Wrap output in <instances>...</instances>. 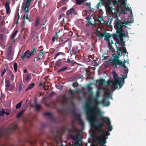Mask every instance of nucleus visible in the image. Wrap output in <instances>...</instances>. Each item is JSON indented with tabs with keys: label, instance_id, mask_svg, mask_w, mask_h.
<instances>
[{
	"label": "nucleus",
	"instance_id": "obj_51",
	"mask_svg": "<svg viewBox=\"0 0 146 146\" xmlns=\"http://www.w3.org/2000/svg\"><path fill=\"white\" fill-rule=\"evenodd\" d=\"M66 1L67 0H61L60 1V3L61 4V5H65Z\"/></svg>",
	"mask_w": 146,
	"mask_h": 146
},
{
	"label": "nucleus",
	"instance_id": "obj_23",
	"mask_svg": "<svg viewBox=\"0 0 146 146\" xmlns=\"http://www.w3.org/2000/svg\"><path fill=\"white\" fill-rule=\"evenodd\" d=\"M127 74H125L124 76L123 75H121V76H122V77H120V78H121V79H120V82H121L122 84L124 82V79H126L127 77Z\"/></svg>",
	"mask_w": 146,
	"mask_h": 146
},
{
	"label": "nucleus",
	"instance_id": "obj_62",
	"mask_svg": "<svg viewBox=\"0 0 146 146\" xmlns=\"http://www.w3.org/2000/svg\"><path fill=\"white\" fill-rule=\"evenodd\" d=\"M3 34H0V39L1 40H2L3 39Z\"/></svg>",
	"mask_w": 146,
	"mask_h": 146
},
{
	"label": "nucleus",
	"instance_id": "obj_6",
	"mask_svg": "<svg viewBox=\"0 0 146 146\" xmlns=\"http://www.w3.org/2000/svg\"><path fill=\"white\" fill-rule=\"evenodd\" d=\"M17 128V125L15 124L12 125L10 127L3 131H0V137L2 135H4L6 137H7L9 135L13 133V132Z\"/></svg>",
	"mask_w": 146,
	"mask_h": 146
},
{
	"label": "nucleus",
	"instance_id": "obj_58",
	"mask_svg": "<svg viewBox=\"0 0 146 146\" xmlns=\"http://www.w3.org/2000/svg\"><path fill=\"white\" fill-rule=\"evenodd\" d=\"M56 54L57 55V56H58L60 55H65V53H64L61 52H58Z\"/></svg>",
	"mask_w": 146,
	"mask_h": 146
},
{
	"label": "nucleus",
	"instance_id": "obj_16",
	"mask_svg": "<svg viewBox=\"0 0 146 146\" xmlns=\"http://www.w3.org/2000/svg\"><path fill=\"white\" fill-rule=\"evenodd\" d=\"M101 103L105 106H108L110 104V102L106 98H104L102 100Z\"/></svg>",
	"mask_w": 146,
	"mask_h": 146
},
{
	"label": "nucleus",
	"instance_id": "obj_30",
	"mask_svg": "<svg viewBox=\"0 0 146 146\" xmlns=\"http://www.w3.org/2000/svg\"><path fill=\"white\" fill-rule=\"evenodd\" d=\"M68 68V67L67 66H64L63 67H62L61 68H60L58 70V72H60L62 71H63L66 70Z\"/></svg>",
	"mask_w": 146,
	"mask_h": 146
},
{
	"label": "nucleus",
	"instance_id": "obj_24",
	"mask_svg": "<svg viewBox=\"0 0 146 146\" xmlns=\"http://www.w3.org/2000/svg\"><path fill=\"white\" fill-rule=\"evenodd\" d=\"M23 19L24 20H25L26 19L28 20L29 21H30V18L28 17V13H25L24 14V15L23 16Z\"/></svg>",
	"mask_w": 146,
	"mask_h": 146
},
{
	"label": "nucleus",
	"instance_id": "obj_35",
	"mask_svg": "<svg viewBox=\"0 0 146 146\" xmlns=\"http://www.w3.org/2000/svg\"><path fill=\"white\" fill-rule=\"evenodd\" d=\"M7 70L5 68L2 69L1 70V76L2 77H3L5 73L7 71Z\"/></svg>",
	"mask_w": 146,
	"mask_h": 146
},
{
	"label": "nucleus",
	"instance_id": "obj_19",
	"mask_svg": "<svg viewBox=\"0 0 146 146\" xmlns=\"http://www.w3.org/2000/svg\"><path fill=\"white\" fill-rule=\"evenodd\" d=\"M92 17L88 15L87 16L85 17V19L87 20V24L89 25H93V24L91 23L90 20L92 19Z\"/></svg>",
	"mask_w": 146,
	"mask_h": 146
},
{
	"label": "nucleus",
	"instance_id": "obj_13",
	"mask_svg": "<svg viewBox=\"0 0 146 146\" xmlns=\"http://www.w3.org/2000/svg\"><path fill=\"white\" fill-rule=\"evenodd\" d=\"M6 89L9 90H11L13 88V87L12 85L10 84L9 81L7 80L5 82Z\"/></svg>",
	"mask_w": 146,
	"mask_h": 146
},
{
	"label": "nucleus",
	"instance_id": "obj_45",
	"mask_svg": "<svg viewBox=\"0 0 146 146\" xmlns=\"http://www.w3.org/2000/svg\"><path fill=\"white\" fill-rule=\"evenodd\" d=\"M111 82V80L110 81L108 80L107 81H106L105 83L104 84H106L107 86H109Z\"/></svg>",
	"mask_w": 146,
	"mask_h": 146
},
{
	"label": "nucleus",
	"instance_id": "obj_28",
	"mask_svg": "<svg viewBox=\"0 0 146 146\" xmlns=\"http://www.w3.org/2000/svg\"><path fill=\"white\" fill-rule=\"evenodd\" d=\"M35 86V84L33 83L30 84L28 88L25 90V91H27L29 90L32 89Z\"/></svg>",
	"mask_w": 146,
	"mask_h": 146
},
{
	"label": "nucleus",
	"instance_id": "obj_42",
	"mask_svg": "<svg viewBox=\"0 0 146 146\" xmlns=\"http://www.w3.org/2000/svg\"><path fill=\"white\" fill-rule=\"evenodd\" d=\"M104 35L102 33L98 31L97 33V36H100L101 37H104Z\"/></svg>",
	"mask_w": 146,
	"mask_h": 146
},
{
	"label": "nucleus",
	"instance_id": "obj_50",
	"mask_svg": "<svg viewBox=\"0 0 146 146\" xmlns=\"http://www.w3.org/2000/svg\"><path fill=\"white\" fill-rule=\"evenodd\" d=\"M64 38L62 37H60L59 39V42H64Z\"/></svg>",
	"mask_w": 146,
	"mask_h": 146
},
{
	"label": "nucleus",
	"instance_id": "obj_37",
	"mask_svg": "<svg viewBox=\"0 0 146 146\" xmlns=\"http://www.w3.org/2000/svg\"><path fill=\"white\" fill-rule=\"evenodd\" d=\"M71 138L74 141H75L78 140L79 138V137L77 136H72L71 137Z\"/></svg>",
	"mask_w": 146,
	"mask_h": 146
},
{
	"label": "nucleus",
	"instance_id": "obj_21",
	"mask_svg": "<svg viewBox=\"0 0 146 146\" xmlns=\"http://www.w3.org/2000/svg\"><path fill=\"white\" fill-rule=\"evenodd\" d=\"M30 5L25 4V7L23 9V12H25V13H28L29 11V6Z\"/></svg>",
	"mask_w": 146,
	"mask_h": 146
},
{
	"label": "nucleus",
	"instance_id": "obj_52",
	"mask_svg": "<svg viewBox=\"0 0 146 146\" xmlns=\"http://www.w3.org/2000/svg\"><path fill=\"white\" fill-rule=\"evenodd\" d=\"M78 84L77 82H75L73 83L72 86L74 87H75L78 86Z\"/></svg>",
	"mask_w": 146,
	"mask_h": 146
},
{
	"label": "nucleus",
	"instance_id": "obj_7",
	"mask_svg": "<svg viewBox=\"0 0 146 146\" xmlns=\"http://www.w3.org/2000/svg\"><path fill=\"white\" fill-rule=\"evenodd\" d=\"M119 57L117 56L116 58H114L112 60V63L113 65H119V66H122L124 68H125V69L123 70V73L125 74H127L128 72V68L124 64H122V61L119 60Z\"/></svg>",
	"mask_w": 146,
	"mask_h": 146
},
{
	"label": "nucleus",
	"instance_id": "obj_47",
	"mask_svg": "<svg viewBox=\"0 0 146 146\" xmlns=\"http://www.w3.org/2000/svg\"><path fill=\"white\" fill-rule=\"evenodd\" d=\"M44 115H47L50 117H52L51 114L49 112H46L44 113Z\"/></svg>",
	"mask_w": 146,
	"mask_h": 146
},
{
	"label": "nucleus",
	"instance_id": "obj_34",
	"mask_svg": "<svg viewBox=\"0 0 146 146\" xmlns=\"http://www.w3.org/2000/svg\"><path fill=\"white\" fill-rule=\"evenodd\" d=\"M41 108V105L40 104H37L35 106L36 110L37 111H39Z\"/></svg>",
	"mask_w": 146,
	"mask_h": 146
},
{
	"label": "nucleus",
	"instance_id": "obj_60",
	"mask_svg": "<svg viewBox=\"0 0 146 146\" xmlns=\"http://www.w3.org/2000/svg\"><path fill=\"white\" fill-rule=\"evenodd\" d=\"M101 5L100 3V2H99V3L96 6V7L97 9H98L99 7H101Z\"/></svg>",
	"mask_w": 146,
	"mask_h": 146
},
{
	"label": "nucleus",
	"instance_id": "obj_4",
	"mask_svg": "<svg viewBox=\"0 0 146 146\" xmlns=\"http://www.w3.org/2000/svg\"><path fill=\"white\" fill-rule=\"evenodd\" d=\"M116 32L115 34L111 35L110 33H105L104 37L105 39L107 41L108 44H110L109 39L113 36V38L115 39L116 42L118 44H122L123 42V37L121 35L117 33V30L116 28Z\"/></svg>",
	"mask_w": 146,
	"mask_h": 146
},
{
	"label": "nucleus",
	"instance_id": "obj_56",
	"mask_svg": "<svg viewBox=\"0 0 146 146\" xmlns=\"http://www.w3.org/2000/svg\"><path fill=\"white\" fill-rule=\"evenodd\" d=\"M68 92L70 93L71 96H73L75 95L74 92L72 90H70Z\"/></svg>",
	"mask_w": 146,
	"mask_h": 146
},
{
	"label": "nucleus",
	"instance_id": "obj_43",
	"mask_svg": "<svg viewBox=\"0 0 146 146\" xmlns=\"http://www.w3.org/2000/svg\"><path fill=\"white\" fill-rule=\"evenodd\" d=\"M5 113L4 109H2L1 111H0V116H2L4 115Z\"/></svg>",
	"mask_w": 146,
	"mask_h": 146
},
{
	"label": "nucleus",
	"instance_id": "obj_15",
	"mask_svg": "<svg viewBox=\"0 0 146 146\" xmlns=\"http://www.w3.org/2000/svg\"><path fill=\"white\" fill-rule=\"evenodd\" d=\"M76 13L75 11V9L73 8H71L69 9L68 12L66 13V15L68 16L70 15H72V14L75 15Z\"/></svg>",
	"mask_w": 146,
	"mask_h": 146
},
{
	"label": "nucleus",
	"instance_id": "obj_33",
	"mask_svg": "<svg viewBox=\"0 0 146 146\" xmlns=\"http://www.w3.org/2000/svg\"><path fill=\"white\" fill-rule=\"evenodd\" d=\"M66 40H68L67 41V42H68V47L69 50H70L72 47V42L69 39H68Z\"/></svg>",
	"mask_w": 146,
	"mask_h": 146
},
{
	"label": "nucleus",
	"instance_id": "obj_25",
	"mask_svg": "<svg viewBox=\"0 0 146 146\" xmlns=\"http://www.w3.org/2000/svg\"><path fill=\"white\" fill-rule=\"evenodd\" d=\"M43 50V49H42L40 50H38V52H37V54L38 56L41 57V56L44 53Z\"/></svg>",
	"mask_w": 146,
	"mask_h": 146
},
{
	"label": "nucleus",
	"instance_id": "obj_36",
	"mask_svg": "<svg viewBox=\"0 0 146 146\" xmlns=\"http://www.w3.org/2000/svg\"><path fill=\"white\" fill-rule=\"evenodd\" d=\"M61 64V62L59 60H58L55 63V66L57 67H58Z\"/></svg>",
	"mask_w": 146,
	"mask_h": 146
},
{
	"label": "nucleus",
	"instance_id": "obj_64",
	"mask_svg": "<svg viewBox=\"0 0 146 146\" xmlns=\"http://www.w3.org/2000/svg\"><path fill=\"white\" fill-rule=\"evenodd\" d=\"M117 52L118 54V55H119L120 54L119 51H120L121 50L120 49V48L119 47H117Z\"/></svg>",
	"mask_w": 146,
	"mask_h": 146
},
{
	"label": "nucleus",
	"instance_id": "obj_17",
	"mask_svg": "<svg viewBox=\"0 0 146 146\" xmlns=\"http://www.w3.org/2000/svg\"><path fill=\"white\" fill-rule=\"evenodd\" d=\"M97 83L98 84L99 86H101L103 84L105 83L106 81L104 79H101L100 80H96Z\"/></svg>",
	"mask_w": 146,
	"mask_h": 146
},
{
	"label": "nucleus",
	"instance_id": "obj_2",
	"mask_svg": "<svg viewBox=\"0 0 146 146\" xmlns=\"http://www.w3.org/2000/svg\"><path fill=\"white\" fill-rule=\"evenodd\" d=\"M91 126L96 130L100 131L101 133V136H98L96 135H94L93 138L98 141V143L101 146H106L105 144L106 143V139L108 138V135H110V133L108 132L107 135H106L102 129L104 127L103 123L100 122L99 120L96 119L88 121Z\"/></svg>",
	"mask_w": 146,
	"mask_h": 146
},
{
	"label": "nucleus",
	"instance_id": "obj_8",
	"mask_svg": "<svg viewBox=\"0 0 146 146\" xmlns=\"http://www.w3.org/2000/svg\"><path fill=\"white\" fill-rule=\"evenodd\" d=\"M98 117V119H97L96 118V120H99L100 122L101 121L105 123L107 125L109 126V127L107 129L108 131H111L113 128L112 126L111 125L109 119L107 117H104L101 115H100Z\"/></svg>",
	"mask_w": 146,
	"mask_h": 146
},
{
	"label": "nucleus",
	"instance_id": "obj_48",
	"mask_svg": "<svg viewBox=\"0 0 146 146\" xmlns=\"http://www.w3.org/2000/svg\"><path fill=\"white\" fill-rule=\"evenodd\" d=\"M62 97L64 100V102H67L68 100V98L65 96L63 95L62 96Z\"/></svg>",
	"mask_w": 146,
	"mask_h": 146
},
{
	"label": "nucleus",
	"instance_id": "obj_46",
	"mask_svg": "<svg viewBox=\"0 0 146 146\" xmlns=\"http://www.w3.org/2000/svg\"><path fill=\"white\" fill-rule=\"evenodd\" d=\"M57 36H53L52 38V41L53 42H54L55 40H57Z\"/></svg>",
	"mask_w": 146,
	"mask_h": 146
},
{
	"label": "nucleus",
	"instance_id": "obj_1",
	"mask_svg": "<svg viewBox=\"0 0 146 146\" xmlns=\"http://www.w3.org/2000/svg\"><path fill=\"white\" fill-rule=\"evenodd\" d=\"M100 102L96 98L90 97L87 100L85 110L87 119L88 121L96 119L100 114L98 106Z\"/></svg>",
	"mask_w": 146,
	"mask_h": 146
},
{
	"label": "nucleus",
	"instance_id": "obj_53",
	"mask_svg": "<svg viewBox=\"0 0 146 146\" xmlns=\"http://www.w3.org/2000/svg\"><path fill=\"white\" fill-rule=\"evenodd\" d=\"M56 94L55 92H52L49 94V97H51Z\"/></svg>",
	"mask_w": 146,
	"mask_h": 146
},
{
	"label": "nucleus",
	"instance_id": "obj_12",
	"mask_svg": "<svg viewBox=\"0 0 146 146\" xmlns=\"http://www.w3.org/2000/svg\"><path fill=\"white\" fill-rule=\"evenodd\" d=\"M10 2L9 1H7L5 4V7L6 9V12L7 14H9L11 12L10 5Z\"/></svg>",
	"mask_w": 146,
	"mask_h": 146
},
{
	"label": "nucleus",
	"instance_id": "obj_27",
	"mask_svg": "<svg viewBox=\"0 0 146 146\" xmlns=\"http://www.w3.org/2000/svg\"><path fill=\"white\" fill-rule=\"evenodd\" d=\"M85 1V0H75V2L76 4L78 5H81L82 3H84Z\"/></svg>",
	"mask_w": 146,
	"mask_h": 146
},
{
	"label": "nucleus",
	"instance_id": "obj_63",
	"mask_svg": "<svg viewBox=\"0 0 146 146\" xmlns=\"http://www.w3.org/2000/svg\"><path fill=\"white\" fill-rule=\"evenodd\" d=\"M22 115L21 113H20V112H19L17 115V118H19L21 117L22 116Z\"/></svg>",
	"mask_w": 146,
	"mask_h": 146
},
{
	"label": "nucleus",
	"instance_id": "obj_44",
	"mask_svg": "<svg viewBox=\"0 0 146 146\" xmlns=\"http://www.w3.org/2000/svg\"><path fill=\"white\" fill-rule=\"evenodd\" d=\"M122 49L123 51V52L125 54L126 53L128 54V52H127L126 50V48L125 47H122Z\"/></svg>",
	"mask_w": 146,
	"mask_h": 146
},
{
	"label": "nucleus",
	"instance_id": "obj_49",
	"mask_svg": "<svg viewBox=\"0 0 146 146\" xmlns=\"http://www.w3.org/2000/svg\"><path fill=\"white\" fill-rule=\"evenodd\" d=\"M68 40H65L64 42H60L58 44L59 46H63L64 45V44Z\"/></svg>",
	"mask_w": 146,
	"mask_h": 146
},
{
	"label": "nucleus",
	"instance_id": "obj_59",
	"mask_svg": "<svg viewBox=\"0 0 146 146\" xmlns=\"http://www.w3.org/2000/svg\"><path fill=\"white\" fill-rule=\"evenodd\" d=\"M98 21L100 22L101 21H104L103 20V19L102 17L101 16H99L98 17Z\"/></svg>",
	"mask_w": 146,
	"mask_h": 146
},
{
	"label": "nucleus",
	"instance_id": "obj_26",
	"mask_svg": "<svg viewBox=\"0 0 146 146\" xmlns=\"http://www.w3.org/2000/svg\"><path fill=\"white\" fill-rule=\"evenodd\" d=\"M39 24V17L36 18L35 22V26L36 27H38Z\"/></svg>",
	"mask_w": 146,
	"mask_h": 146
},
{
	"label": "nucleus",
	"instance_id": "obj_57",
	"mask_svg": "<svg viewBox=\"0 0 146 146\" xmlns=\"http://www.w3.org/2000/svg\"><path fill=\"white\" fill-rule=\"evenodd\" d=\"M22 90V86L21 84L19 85L18 90L19 92H21Z\"/></svg>",
	"mask_w": 146,
	"mask_h": 146
},
{
	"label": "nucleus",
	"instance_id": "obj_22",
	"mask_svg": "<svg viewBox=\"0 0 146 146\" xmlns=\"http://www.w3.org/2000/svg\"><path fill=\"white\" fill-rule=\"evenodd\" d=\"M127 74H125L124 76L123 75H121V76H122V77H120V78H121V79H120V82H121L122 84L124 82V79H126L127 77Z\"/></svg>",
	"mask_w": 146,
	"mask_h": 146
},
{
	"label": "nucleus",
	"instance_id": "obj_54",
	"mask_svg": "<svg viewBox=\"0 0 146 146\" xmlns=\"http://www.w3.org/2000/svg\"><path fill=\"white\" fill-rule=\"evenodd\" d=\"M41 59V57L40 56H38L37 57H36V58H35L34 60V62H35V61H38V60H40Z\"/></svg>",
	"mask_w": 146,
	"mask_h": 146
},
{
	"label": "nucleus",
	"instance_id": "obj_3",
	"mask_svg": "<svg viewBox=\"0 0 146 146\" xmlns=\"http://www.w3.org/2000/svg\"><path fill=\"white\" fill-rule=\"evenodd\" d=\"M133 20L131 22L130 21H125L123 22H121V21L117 18V21L115 22L114 25V27L117 30V33L120 35H121L123 37H125L126 35L125 32L123 29V27L125 25H129L130 23H133Z\"/></svg>",
	"mask_w": 146,
	"mask_h": 146
},
{
	"label": "nucleus",
	"instance_id": "obj_32",
	"mask_svg": "<svg viewBox=\"0 0 146 146\" xmlns=\"http://www.w3.org/2000/svg\"><path fill=\"white\" fill-rule=\"evenodd\" d=\"M38 50H36L33 47L32 48V50L31 52L30 51V53L31 56L33 55L34 52H38Z\"/></svg>",
	"mask_w": 146,
	"mask_h": 146
},
{
	"label": "nucleus",
	"instance_id": "obj_20",
	"mask_svg": "<svg viewBox=\"0 0 146 146\" xmlns=\"http://www.w3.org/2000/svg\"><path fill=\"white\" fill-rule=\"evenodd\" d=\"M106 7L108 11L110 12H112V10H114V9L112 8V7H110L109 5V4L107 3H106Z\"/></svg>",
	"mask_w": 146,
	"mask_h": 146
},
{
	"label": "nucleus",
	"instance_id": "obj_14",
	"mask_svg": "<svg viewBox=\"0 0 146 146\" xmlns=\"http://www.w3.org/2000/svg\"><path fill=\"white\" fill-rule=\"evenodd\" d=\"M123 0H113L112 3L114 5H118L119 3H120L121 5H125V3L122 1Z\"/></svg>",
	"mask_w": 146,
	"mask_h": 146
},
{
	"label": "nucleus",
	"instance_id": "obj_55",
	"mask_svg": "<svg viewBox=\"0 0 146 146\" xmlns=\"http://www.w3.org/2000/svg\"><path fill=\"white\" fill-rule=\"evenodd\" d=\"M30 77V75H27L25 78V80L27 81H28L29 80V79Z\"/></svg>",
	"mask_w": 146,
	"mask_h": 146
},
{
	"label": "nucleus",
	"instance_id": "obj_40",
	"mask_svg": "<svg viewBox=\"0 0 146 146\" xmlns=\"http://www.w3.org/2000/svg\"><path fill=\"white\" fill-rule=\"evenodd\" d=\"M66 62L67 63H69L72 64H74V61L71 60H70L69 58H68L66 60Z\"/></svg>",
	"mask_w": 146,
	"mask_h": 146
},
{
	"label": "nucleus",
	"instance_id": "obj_9",
	"mask_svg": "<svg viewBox=\"0 0 146 146\" xmlns=\"http://www.w3.org/2000/svg\"><path fill=\"white\" fill-rule=\"evenodd\" d=\"M13 51L12 47H9L5 52V56L7 58L6 59H11L12 57V54Z\"/></svg>",
	"mask_w": 146,
	"mask_h": 146
},
{
	"label": "nucleus",
	"instance_id": "obj_31",
	"mask_svg": "<svg viewBox=\"0 0 146 146\" xmlns=\"http://www.w3.org/2000/svg\"><path fill=\"white\" fill-rule=\"evenodd\" d=\"M13 68H14V72L16 73L17 71V69L18 68L17 64L16 62H15L13 64Z\"/></svg>",
	"mask_w": 146,
	"mask_h": 146
},
{
	"label": "nucleus",
	"instance_id": "obj_18",
	"mask_svg": "<svg viewBox=\"0 0 146 146\" xmlns=\"http://www.w3.org/2000/svg\"><path fill=\"white\" fill-rule=\"evenodd\" d=\"M78 47L76 46H73L72 48V51L73 52V54H76L79 53L78 50Z\"/></svg>",
	"mask_w": 146,
	"mask_h": 146
},
{
	"label": "nucleus",
	"instance_id": "obj_11",
	"mask_svg": "<svg viewBox=\"0 0 146 146\" xmlns=\"http://www.w3.org/2000/svg\"><path fill=\"white\" fill-rule=\"evenodd\" d=\"M31 56V55L30 53V50H27L24 54L22 55L21 58L23 60H24L25 59H28Z\"/></svg>",
	"mask_w": 146,
	"mask_h": 146
},
{
	"label": "nucleus",
	"instance_id": "obj_61",
	"mask_svg": "<svg viewBox=\"0 0 146 146\" xmlns=\"http://www.w3.org/2000/svg\"><path fill=\"white\" fill-rule=\"evenodd\" d=\"M32 0H27L25 4L30 5Z\"/></svg>",
	"mask_w": 146,
	"mask_h": 146
},
{
	"label": "nucleus",
	"instance_id": "obj_41",
	"mask_svg": "<svg viewBox=\"0 0 146 146\" xmlns=\"http://www.w3.org/2000/svg\"><path fill=\"white\" fill-rule=\"evenodd\" d=\"M18 32V31L17 30L15 31L14 33L13 34V35L12 36L11 38L13 39L14 38L15 36L16 35L17 32Z\"/></svg>",
	"mask_w": 146,
	"mask_h": 146
},
{
	"label": "nucleus",
	"instance_id": "obj_5",
	"mask_svg": "<svg viewBox=\"0 0 146 146\" xmlns=\"http://www.w3.org/2000/svg\"><path fill=\"white\" fill-rule=\"evenodd\" d=\"M114 79L113 80H111L112 84V87H115L116 86H119L118 88L119 89L123 86V84L120 82V79L121 78L118 77L117 74L114 71L112 73Z\"/></svg>",
	"mask_w": 146,
	"mask_h": 146
},
{
	"label": "nucleus",
	"instance_id": "obj_38",
	"mask_svg": "<svg viewBox=\"0 0 146 146\" xmlns=\"http://www.w3.org/2000/svg\"><path fill=\"white\" fill-rule=\"evenodd\" d=\"M87 88L88 92L92 94V88L90 86V85H88L87 86Z\"/></svg>",
	"mask_w": 146,
	"mask_h": 146
},
{
	"label": "nucleus",
	"instance_id": "obj_29",
	"mask_svg": "<svg viewBox=\"0 0 146 146\" xmlns=\"http://www.w3.org/2000/svg\"><path fill=\"white\" fill-rule=\"evenodd\" d=\"M9 74L10 77V79L12 81H13L14 78V74H13L12 72L10 70L9 71Z\"/></svg>",
	"mask_w": 146,
	"mask_h": 146
},
{
	"label": "nucleus",
	"instance_id": "obj_10",
	"mask_svg": "<svg viewBox=\"0 0 146 146\" xmlns=\"http://www.w3.org/2000/svg\"><path fill=\"white\" fill-rule=\"evenodd\" d=\"M74 116L76 118L77 120L78 121L80 125L82 126H84V123L81 119L80 115L79 113L75 112L74 113Z\"/></svg>",
	"mask_w": 146,
	"mask_h": 146
},
{
	"label": "nucleus",
	"instance_id": "obj_39",
	"mask_svg": "<svg viewBox=\"0 0 146 146\" xmlns=\"http://www.w3.org/2000/svg\"><path fill=\"white\" fill-rule=\"evenodd\" d=\"M21 105H22V102H19L16 105V107H15L17 109H18L20 108L21 107Z\"/></svg>",
	"mask_w": 146,
	"mask_h": 146
}]
</instances>
